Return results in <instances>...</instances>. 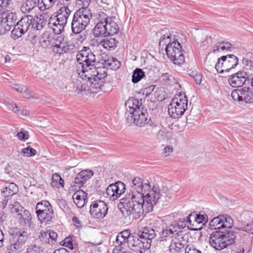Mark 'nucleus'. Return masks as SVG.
Returning <instances> with one entry per match:
<instances>
[{
  "label": "nucleus",
  "instance_id": "de8ad7c7",
  "mask_svg": "<svg viewBox=\"0 0 253 253\" xmlns=\"http://www.w3.org/2000/svg\"><path fill=\"white\" fill-rule=\"evenodd\" d=\"M50 47H52L53 52L54 53L61 54L66 52L65 47H61L59 44L54 43Z\"/></svg>",
  "mask_w": 253,
  "mask_h": 253
},
{
  "label": "nucleus",
  "instance_id": "c756f323",
  "mask_svg": "<svg viewBox=\"0 0 253 253\" xmlns=\"http://www.w3.org/2000/svg\"><path fill=\"white\" fill-rule=\"evenodd\" d=\"M19 223L25 227H29L32 223V216L31 213L28 210H24L23 212L19 214Z\"/></svg>",
  "mask_w": 253,
  "mask_h": 253
},
{
  "label": "nucleus",
  "instance_id": "c03bdc74",
  "mask_svg": "<svg viewBox=\"0 0 253 253\" xmlns=\"http://www.w3.org/2000/svg\"><path fill=\"white\" fill-rule=\"evenodd\" d=\"M76 5L79 9H82L83 11L86 12V8L89 5L90 0H76Z\"/></svg>",
  "mask_w": 253,
  "mask_h": 253
},
{
  "label": "nucleus",
  "instance_id": "37998d69",
  "mask_svg": "<svg viewBox=\"0 0 253 253\" xmlns=\"http://www.w3.org/2000/svg\"><path fill=\"white\" fill-rule=\"evenodd\" d=\"M116 241L118 244V245L116 246V248L119 252L122 251L123 247L122 246L125 245L127 242L125 239L122 237V235L119 234L116 237Z\"/></svg>",
  "mask_w": 253,
  "mask_h": 253
},
{
  "label": "nucleus",
  "instance_id": "a19ab883",
  "mask_svg": "<svg viewBox=\"0 0 253 253\" xmlns=\"http://www.w3.org/2000/svg\"><path fill=\"white\" fill-rule=\"evenodd\" d=\"M4 102L7 107L9 110H11L15 113H18L20 112L19 107L11 100L8 98L4 99Z\"/></svg>",
  "mask_w": 253,
  "mask_h": 253
},
{
  "label": "nucleus",
  "instance_id": "4468645a",
  "mask_svg": "<svg viewBox=\"0 0 253 253\" xmlns=\"http://www.w3.org/2000/svg\"><path fill=\"white\" fill-rule=\"evenodd\" d=\"M108 207L106 203L101 200L94 201L90 206L89 212L94 218L101 219L107 215Z\"/></svg>",
  "mask_w": 253,
  "mask_h": 253
},
{
  "label": "nucleus",
  "instance_id": "412c9836",
  "mask_svg": "<svg viewBox=\"0 0 253 253\" xmlns=\"http://www.w3.org/2000/svg\"><path fill=\"white\" fill-rule=\"evenodd\" d=\"M67 22L57 19V18L51 17L48 23V26L51 29L55 35H59L64 31V28L66 25Z\"/></svg>",
  "mask_w": 253,
  "mask_h": 253
},
{
  "label": "nucleus",
  "instance_id": "1a4fd4ad",
  "mask_svg": "<svg viewBox=\"0 0 253 253\" xmlns=\"http://www.w3.org/2000/svg\"><path fill=\"white\" fill-rule=\"evenodd\" d=\"M90 16L82 9L77 10L74 14L71 23L72 33L77 34L84 31L90 22Z\"/></svg>",
  "mask_w": 253,
  "mask_h": 253
},
{
  "label": "nucleus",
  "instance_id": "a18cd8bd",
  "mask_svg": "<svg viewBox=\"0 0 253 253\" xmlns=\"http://www.w3.org/2000/svg\"><path fill=\"white\" fill-rule=\"evenodd\" d=\"M25 33V32H22V29L16 25L11 32V36L14 39H17L20 38Z\"/></svg>",
  "mask_w": 253,
  "mask_h": 253
},
{
  "label": "nucleus",
  "instance_id": "39448f33",
  "mask_svg": "<svg viewBox=\"0 0 253 253\" xmlns=\"http://www.w3.org/2000/svg\"><path fill=\"white\" fill-rule=\"evenodd\" d=\"M98 22L93 29V35L95 38L107 37L117 35L120 28L114 16H110L103 11L98 13Z\"/></svg>",
  "mask_w": 253,
  "mask_h": 253
},
{
  "label": "nucleus",
  "instance_id": "cd10ccee",
  "mask_svg": "<svg viewBox=\"0 0 253 253\" xmlns=\"http://www.w3.org/2000/svg\"><path fill=\"white\" fill-rule=\"evenodd\" d=\"M54 39L48 32H44L39 39V43L44 48L50 47L54 44Z\"/></svg>",
  "mask_w": 253,
  "mask_h": 253
},
{
  "label": "nucleus",
  "instance_id": "79ce46f5",
  "mask_svg": "<svg viewBox=\"0 0 253 253\" xmlns=\"http://www.w3.org/2000/svg\"><path fill=\"white\" fill-rule=\"evenodd\" d=\"M42 248L38 244L37 240L28 247L27 252L28 253H41L42 252Z\"/></svg>",
  "mask_w": 253,
  "mask_h": 253
},
{
  "label": "nucleus",
  "instance_id": "2eb2a0df",
  "mask_svg": "<svg viewBox=\"0 0 253 253\" xmlns=\"http://www.w3.org/2000/svg\"><path fill=\"white\" fill-rule=\"evenodd\" d=\"M148 113L146 108L138 110L135 113L131 115H127L126 121L128 124L134 123L139 127L144 126L147 120Z\"/></svg>",
  "mask_w": 253,
  "mask_h": 253
},
{
  "label": "nucleus",
  "instance_id": "bf43d9fd",
  "mask_svg": "<svg viewBox=\"0 0 253 253\" xmlns=\"http://www.w3.org/2000/svg\"><path fill=\"white\" fill-rule=\"evenodd\" d=\"M194 216H195V212L194 213H191L187 217L186 219L184 218H183L182 219H184V223L186 225V223H189L190 225L192 226L193 223H192V219L194 220Z\"/></svg>",
  "mask_w": 253,
  "mask_h": 253
},
{
  "label": "nucleus",
  "instance_id": "f8f14e48",
  "mask_svg": "<svg viewBox=\"0 0 253 253\" xmlns=\"http://www.w3.org/2000/svg\"><path fill=\"white\" fill-rule=\"evenodd\" d=\"M185 227L184 219H179L178 221H173L165 227H163V230L160 232L161 241L166 240L174 235H177Z\"/></svg>",
  "mask_w": 253,
  "mask_h": 253
},
{
  "label": "nucleus",
  "instance_id": "7c9ffc66",
  "mask_svg": "<svg viewBox=\"0 0 253 253\" xmlns=\"http://www.w3.org/2000/svg\"><path fill=\"white\" fill-rule=\"evenodd\" d=\"M233 48V45L229 42H218L212 47V51L216 53L220 51H231Z\"/></svg>",
  "mask_w": 253,
  "mask_h": 253
},
{
  "label": "nucleus",
  "instance_id": "338daca9",
  "mask_svg": "<svg viewBox=\"0 0 253 253\" xmlns=\"http://www.w3.org/2000/svg\"><path fill=\"white\" fill-rule=\"evenodd\" d=\"M119 234L122 235V237L124 239H125L127 242H128V238L130 235L129 232H128L127 231H125L120 233Z\"/></svg>",
  "mask_w": 253,
  "mask_h": 253
},
{
  "label": "nucleus",
  "instance_id": "bb28decb",
  "mask_svg": "<svg viewBox=\"0 0 253 253\" xmlns=\"http://www.w3.org/2000/svg\"><path fill=\"white\" fill-rule=\"evenodd\" d=\"M182 239L183 237L179 236L172 239L169 247L171 253H179L184 248L185 244L182 242Z\"/></svg>",
  "mask_w": 253,
  "mask_h": 253
},
{
  "label": "nucleus",
  "instance_id": "9b49d317",
  "mask_svg": "<svg viewBox=\"0 0 253 253\" xmlns=\"http://www.w3.org/2000/svg\"><path fill=\"white\" fill-rule=\"evenodd\" d=\"M238 64V58L233 54H227L222 56L218 59L215 65L217 72L222 74L228 72L234 69Z\"/></svg>",
  "mask_w": 253,
  "mask_h": 253
},
{
  "label": "nucleus",
  "instance_id": "5fc2aeb1",
  "mask_svg": "<svg viewBox=\"0 0 253 253\" xmlns=\"http://www.w3.org/2000/svg\"><path fill=\"white\" fill-rule=\"evenodd\" d=\"M71 4V0H57V7L66 6L69 7Z\"/></svg>",
  "mask_w": 253,
  "mask_h": 253
},
{
  "label": "nucleus",
  "instance_id": "f257e3e1",
  "mask_svg": "<svg viewBox=\"0 0 253 253\" xmlns=\"http://www.w3.org/2000/svg\"><path fill=\"white\" fill-rule=\"evenodd\" d=\"M162 196L159 187L148 181L144 183L139 177H135L129 181L128 189L121 199L119 207L123 206V214L129 219H136L153 211L154 206Z\"/></svg>",
  "mask_w": 253,
  "mask_h": 253
},
{
  "label": "nucleus",
  "instance_id": "e2e57ef3",
  "mask_svg": "<svg viewBox=\"0 0 253 253\" xmlns=\"http://www.w3.org/2000/svg\"><path fill=\"white\" fill-rule=\"evenodd\" d=\"M77 35H79L78 39H79V40L81 42H83L86 39V32L84 31H83L80 33L77 34Z\"/></svg>",
  "mask_w": 253,
  "mask_h": 253
},
{
  "label": "nucleus",
  "instance_id": "ea45409f",
  "mask_svg": "<svg viewBox=\"0 0 253 253\" xmlns=\"http://www.w3.org/2000/svg\"><path fill=\"white\" fill-rule=\"evenodd\" d=\"M144 77L145 73L142 71V70L139 68H136L133 72L132 75V82L134 84H136Z\"/></svg>",
  "mask_w": 253,
  "mask_h": 253
},
{
  "label": "nucleus",
  "instance_id": "774afa93",
  "mask_svg": "<svg viewBox=\"0 0 253 253\" xmlns=\"http://www.w3.org/2000/svg\"><path fill=\"white\" fill-rule=\"evenodd\" d=\"M53 253H69V252L65 248H61L59 249L56 250Z\"/></svg>",
  "mask_w": 253,
  "mask_h": 253
},
{
  "label": "nucleus",
  "instance_id": "8fccbe9b",
  "mask_svg": "<svg viewBox=\"0 0 253 253\" xmlns=\"http://www.w3.org/2000/svg\"><path fill=\"white\" fill-rule=\"evenodd\" d=\"M48 239H49V244L53 245L54 244L57 240V234L52 231H47Z\"/></svg>",
  "mask_w": 253,
  "mask_h": 253
},
{
  "label": "nucleus",
  "instance_id": "c85d7f7f",
  "mask_svg": "<svg viewBox=\"0 0 253 253\" xmlns=\"http://www.w3.org/2000/svg\"><path fill=\"white\" fill-rule=\"evenodd\" d=\"M44 0H24L23 3L21 7V10L23 13H27L34 8L37 5L40 3L44 4Z\"/></svg>",
  "mask_w": 253,
  "mask_h": 253
},
{
  "label": "nucleus",
  "instance_id": "f704fd0d",
  "mask_svg": "<svg viewBox=\"0 0 253 253\" xmlns=\"http://www.w3.org/2000/svg\"><path fill=\"white\" fill-rule=\"evenodd\" d=\"M118 43V41L115 38H110L101 41L99 45L104 48L111 51L116 47Z\"/></svg>",
  "mask_w": 253,
  "mask_h": 253
},
{
  "label": "nucleus",
  "instance_id": "393cba45",
  "mask_svg": "<svg viewBox=\"0 0 253 253\" xmlns=\"http://www.w3.org/2000/svg\"><path fill=\"white\" fill-rule=\"evenodd\" d=\"M87 194L83 190L76 191L73 195L74 203L79 208H82L87 202Z\"/></svg>",
  "mask_w": 253,
  "mask_h": 253
},
{
  "label": "nucleus",
  "instance_id": "6e6d98bb",
  "mask_svg": "<svg viewBox=\"0 0 253 253\" xmlns=\"http://www.w3.org/2000/svg\"><path fill=\"white\" fill-rule=\"evenodd\" d=\"M191 77H192L195 80V82L197 84H200L202 81V75L200 73H192V74L191 75Z\"/></svg>",
  "mask_w": 253,
  "mask_h": 253
},
{
  "label": "nucleus",
  "instance_id": "4be33fe9",
  "mask_svg": "<svg viewBox=\"0 0 253 253\" xmlns=\"http://www.w3.org/2000/svg\"><path fill=\"white\" fill-rule=\"evenodd\" d=\"M93 175L91 170H84L79 172L74 179L75 184L78 187L82 186Z\"/></svg>",
  "mask_w": 253,
  "mask_h": 253
},
{
  "label": "nucleus",
  "instance_id": "aec40b11",
  "mask_svg": "<svg viewBox=\"0 0 253 253\" xmlns=\"http://www.w3.org/2000/svg\"><path fill=\"white\" fill-rule=\"evenodd\" d=\"M125 106L128 114L131 115L135 113L138 110L145 108L142 105L141 100L140 101L135 98H129L125 103Z\"/></svg>",
  "mask_w": 253,
  "mask_h": 253
},
{
  "label": "nucleus",
  "instance_id": "49530a36",
  "mask_svg": "<svg viewBox=\"0 0 253 253\" xmlns=\"http://www.w3.org/2000/svg\"><path fill=\"white\" fill-rule=\"evenodd\" d=\"M21 152L24 156L28 157L34 156L37 154V151L30 146L23 148Z\"/></svg>",
  "mask_w": 253,
  "mask_h": 253
},
{
  "label": "nucleus",
  "instance_id": "13d9d810",
  "mask_svg": "<svg viewBox=\"0 0 253 253\" xmlns=\"http://www.w3.org/2000/svg\"><path fill=\"white\" fill-rule=\"evenodd\" d=\"M185 253H202V252L192 246H188L185 249Z\"/></svg>",
  "mask_w": 253,
  "mask_h": 253
},
{
  "label": "nucleus",
  "instance_id": "0e129e2a",
  "mask_svg": "<svg viewBox=\"0 0 253 253\" xmlns=\"http://www.w3.org/2000/svg\"><path fill=\"white\" fill-rule=\"evenodd\" d=\"M72 221L74 225L77 228H80L82 227L81 221L77 216H74L72 218Z\"/></svg>",
  "mask_w": 253,
  "mask_h": 253
},
{
  "label": "nucleus",
  "instance_id": "20e7f679",
  "mask_svg": "<svg viewBox=\"0 0 253 253\" xmlns=\"http://www.w3.org/2000/svg\"><path fill=\"white\" fill-rule=\"evenodd\" d=\"M161 47L165 46V50L168 58L174 64L181 65L184 62V51L182 49L180 43L170 33L163 35L159 42Z\"/></svg>",
  "mask_w": 253,
  "mask_h": 253
},
{
  "label": "nucleus",
  "instance_id": "b1692460",
  "mask_svg": "<svg viewBox=\"0 0 253 253\" xmlns=\"http://www.w3.org/2000/svg\"><path fill=\"white\" fill-rule=\"evenodd\" d=\"M103 66L99 68H103L105 69V72L107 75V70L110 69L112 70H116L118 69L120 66L121 63L117 59L110 56L107 57V59L104 60L103 62Z\"/></svg>",
  "mask_w": 253,
  "mask_h": 253
},
{
  "label": "nucleus",
  "instance_id": "dca6fc26",
  "mask_svg": "<svg viewBox=\"0 0 253 253\" xmlns=\"http://www.w3.org/2000/svg\"><path fill=\"white\" fill-rule=\"evenodd\" d=\"M237 230L253 234V212L245 211L241 214Z\"/></svg>",
  "mask_w": 253,
  "mask_h": 253
},
{
  "label": "nucleus",
  "instance_id": "7ed1b4c3",
  "mask_svg": "<svg viewBox=\"0 0 253 253\" xmlns=\"http://www.w3.org/2000/svg\"><path fill=\"white\" fill-rule=\"evenodd\" d=\"M77 61L79 63L78 71L82 72V77H90L91 74H96L101 78L106 77L105 69L95 66L96 62L95 56L88 47L84 46L76 55Z\"/></svg>",
  "mask_w": 253,
  "mask_h": 253
},
{
  "label": "nucleus",
  "instance_id": "f03ea898",
  "mask_svg": "<svg viewBox=\"0 0 253 253\" xmlns=\"http://www.w3.org/2000/svg\"><path fill=\"white\" fill-rule=\"evenodd\" d=\"M233 225V219L228 215H219L209 223V229L215 230L210 237V243L217 250H221L234 243L236 232L230 229Z\"/></svg>",
  "mask_w": 253,
  "mask_h": 253
},
{
  "label": "nucleus",
  "instance_id": "09e8293b",
  "mask_svg": "<svg viewBox=\"0 0 253 253\" xmlns=\"http://www.w3.org/2000/svg\"><path fill=\"white\" fill-rule=\"evenodd\" d=\"M16 136L20 140L23 141L27 140L29 137L28 132L23 129H21V130L17 133Z\"/></svg>",
  "mask_w": 253,
  "mask_h": 253
},
{
  "label": "nucleus",
  "instance_id": "423d86ee",
  "mask_svg": "<svg viewBox=\"0 0 253 253\" xmlns=\"http://www.w3.org/2000/svg\"><path fill=\"white\" fill-rule=\"evenodd\" d=\"M139 238H134L131 243V250L140 253H150L152 240L156 236L155 230L150 227H145L139 230Z\"/></svg>",
  "mask_w": 253,
  "mask_h": 253
},
{
  "label": "nucleus",
  "instance_id": "a211bd4d",
  "mask_svg": "<svg viewBox=\"0 0 253 253\" xmlns=\"http://www.w3.org/2000/svg\"><path fill=\"white\" fill-rule=\"evenodd\" d=\"M91 74L90 77H84L85 79H87L89 84V93H94L97 92L103 85L104 80L106 77L101 78V76L96 74Z\"/></svg>",
  "mask_w": 253,
  "mask_h": 253
},
{
  "label": "nucleus",
  "instance_id": "72a5a7b5",
  "mask_svg": "<svg viewBox=\"0 0 253 253\" xmlns=\"http://www.w3.org/2000/svg\"><path fill=\"white\" fill-rule=\"evenodd\" d=\"M18 191V186L14 183L8 184L1 191V194L5 197H9L16 194Z\"/></svg>",
  "mask_w": 253,
  "mask_h": 253
},
{
  "label": "nucleus",
  "instance_id": "2f4dec72",
  "mask_svg": "<svg viewBox=\"0 0 253 253\" xmlns=\"http://www.w3.org/2000/svg\"><path fill=\"white\" fill-rule=\"evenodd\" d=\"M208 221V217L207 214H195L194 216V220H193V223L192 226L189 227L190 230L193 231H196L201 229V227L197 228L194 227L196 226V224L202 223L203 225L206 223Z\"/></svg>",
  "mask_w": 253,
  "mask_h": 253
},
{
  "label": "nucleus",
  "instance_id": "680f3d73",
  "mask_svg": "<svg viewBox=\"0 0 253 253\" xmlns=\"http://www.w3.org/2000/svg\"><path fill=\"white\" fill-rule=\"evenodd\" d=\"M173 147L171 146H166L163 149V153L167 156L170 155L172 152Z\"/></svg>",
  "mask_w": 253,
  "mask_h": 253
},
{
  "label": "nucleus",
  "instance_id": "0eeeda50",
  "mask_svg": "<svg viewBox=\"0 0 253 253\" xmlns=\"http://www.w3.org/2000/svg\"><path fill=\"white\" fill-rule=\"evenodd\" d=\"M28 237L29 233L24 230L18 228L11 230L6 253H19L24 248Z\"/></svg>",
  "mask_w": 253,
  "mask_h": 253
},
{
  "label": "nucleus",
  "instance_id": "9d476101",
  "mask_svg": "<svg viewBox=\"0 0 253 253\" xmlns=\"http://www.w3.org/2000/svg\"><path fill=\"white\" fill-rule=\"evenodd\" d=\"M36 213L41 222L50 221L54 215L52 205L46 200L38 202L36 206Z\"/></svg>",
  "mask_w": 253,
  "mask_h": 253
},
{
  "label": "nucleus",
  "instance_id": "f3484780",
  "mask_svg": "<svg viewBox=\"0 0 253 253\" xmlns=\"http://www.w3.org/2000/svg\"><path fill=\"white\" fill-rule=\"evenodd\" d=\"M126 186L124 183L117 181L108 186L106 190V194L110 200L115 201L125 192Z\"/></svg>",
  "mask_w": 253,
  "mask_h": 253
},
{
  "label": "nucleus",
  "instance_id": "5701e85b",
  "mask_svg": "<svg viewBox=\"0 0 253 253\" xmlns=\"http://www.w3.org/2000/svg\"><path fill=\"white\" fill-rule=\"evenodd\" d=\"M33 16L31 15H27L22 17L19 20L16 25L22 29V32H27L29 29L32 30Z\"/></svg>",
  "mask_w": 253,
  "mask_h": 253
},
{
  "label": "nucleus",
  "instance_id": "a878e982",
  "mask_svg": "<svg viewBox=\"0 0 253 253\" xmlns=\"http://www.w3.org/2000/svg\"><path fill=\"white\" fill-rule=\"evenodd\" d=\"M81 76L82 81L78 80L76 83V90L78 93H82V94H88L89 93V84L88 81L85 82L86 80L85 77L82 76V72H80L78 73Z\"/></svg>",
  "mask_w": 253,
  "mask_h": 253
},
{
  "label": "nucleus",
  "instance_id": "603ef678",
  "mask_svg": "<svg viewBox=\"0 0 253 253\" xmlns=\"http://www.w3.org/2000/svg\"><path fill=\"white\" fill-rule=\"evenodd\" d=\"M12 89L20 92H25L27 90L26 86L20 84H14Z\"/></svg>",
  "mask_w": 253,
  "mask_h": 253
},
{
  "label": "nucleus",
  "instance_id": "3c124183",
  "mask_svg": "<svg viewBox=\"0 0 253 253\" xmlns=\"http://www.w3.org/2000/svg\"><path fill=\"white\" fill-rule=\"evenodd\" d=\"M11 30L9 26H8L6 23L3 22L2 18L0 20V36L4 35L7 32Z\"/></svg>",
  "mask_w": 253,
  "mask_h": 253
},
{
  "label": "nucleus",
  "instance_id": "69168bd1",
  "mask_svg": "<svg viewBox=\"0 0 253 253\" xmlns=\"http://www.w3.org/2000/svg\"><path fill=\"white\" fill-rule=\"evenodd\" d=\"M25 97L28 99L37 98L38 97L35 96V94L31 91L25 92Z\"/></svg>",
  "mask_w": 253,
  "mask_h": 253
},
{
  "label": "nucleus",
  "instance_id": "473e14b6",
  "mask_svg": "<svg viewBox=\"0 0 253 253\" xmlns=\"http://www.w3.org/2000/svg\"><path fill=\"white\" fill-rule=\"evenodd\" d=\"M58 10L56 12V15L54 16L55 18L67 22L68 18L71 14V11L69 7L66 6L58 7Z\"/></svg>",
  "mask_w": 253,
  "mask_h": 253
},
{
  "label": "nucleus",
  "instance_id": "c9c22d12",
  "mask_svg": "<svg viewBox=\"0 0 253 253\" xmlns=\"http://www.w3.org/2000/svg\"><path fill=\"white\" fill-rule=\"evenodd\" d=\"M1 17L2 18L3 22L6 23L10 28L15 25L17 18L16 13L13 12H10L7 14H4Z\"/></svg>",
  "mask_w": 253,
  "mask_h": 253
},
{
  "label": "nucleus",
  "instance_id": "58836bf2",
  "mask_svg": "<svg viewBox=\"0 0 253 253\" xmlns=\"http://www.w3.org/2000/svg\"><path fill=\"white\" fill-rule=\"evenodd\" d=\"M51 185L57 188L64 187V180L59 174L55 173L52 175Z\"/></svg>",
  "mask_w": 253,
  "mask_h": 253
},
{
  "label": "nucleus",
  "instance_id": "4c0bfd02",
  "mask_svg": "<svg viewBox=\"0 0 253 253\" xmlns=\"http://www.w3.org/2000/svg\"><path fill=\"white\" fill-rule=\"evenodd\" d=\"M244 72L247 73V76H250L253 74V62L248 58H244L242 60Z\"/></svg>",
  "mask_w": 253,
  "mask_h": 253
},
{
  "label": "nucleus",
  "instance_id": "4d7b16f0",
  "mask_svg": "<svg viewBox=\"0 0 253 253\" xmlns=\"http://www.w3.org/2000/svg\"><path fill=\"white\" fill-rule=\"evenodd\" d=\"M47 237V232H44L41 233V235L39 236V239L43 243L49 244V239Z\"/></svg>",
  "mask_w": 253,
  "mask_h": 253
},
{
  "label": "nucleus",
  "instance_id": "052dcab7",
  "mask_svg": "<svg viewBox=\"0 0 253 253\" xmlns=\"http://www.w3.org/2000/svg\"><path fill=\"white\" fill-rule=\"evenodd\" d=\"M56 203L60 208L62 210L66 209L67 207V202L64 200L58 199L57 200Z\"/></svg>",
  "mask_w": 253,
  "mask_h": 253
},
{
  "label": "nucleus",
  "instance_id": "864d4df0",
  "mask_svg": "<svg viewBox=\"0 0 253 253\" xmlns=\"http://www.w3.org/2000/svg\"><path fill=\"white\" fill-rule=\"evenodd\" d=\"M62 246L68 247L70 249H73V241L71 238L69 237H66L62 241Z\"/></svg>",
  "mask_w": 253,
  "mask_h": 253
},
{
  "label": "nucleus",
  "instance_id": "6e6552de",
  "mask_svg": "<svg viewBox=\"0 0 253 253\" xmlns=\"http://www.w3.org/2000/svg\"><path fill=\"white\" fill-rule=\"evenodd\" d=\"M188 99L184 93L175 95L168 107V113L173 119L180 118L187 108Z\"/></svg>",
  "mask_w": 253,
  "mask_h": 253
},
{
  "label": "nucleus",
  "instance_id": "e433bc0d",
  "mask_svg": "<svg viewBox=\"0 0 253 253\" xmlns=\"http://www.w3.org/2000/svg\"><path fill=\"white\" fill-rule=\"evenodd\" d=\"M32 30L33 31L40 30L46 25V21L44 18H41L37 16H33Z\"/></svg>",
  "mask_w": 253,
  "mask_h": 253
},
{
  "label": "nucleus",
  "instance_id": "6ab92c4d",
  "mask_svg": "<svg viewBox=\"0 0 253 253\" xmlns=\"http://www.w3.org/2000/svg\"><path fill=\"white\" fill-rule=\"evenodd\" d=\"M249 78L246 73L239 71L232 75L228 80L229 84L233 87H239L243 86Z\"/></svg>",
  "mask_w": 253,
  "mask_h": 253
},
{
  "label": "nucleus",
  "instance_id": "ddd939ff",
  "mask_svg": "<svg viewBox=\"0 0 253 253\" xmlns=\"http://www.w3.org/2000/svg\"><path fill=\"white\" fill-rule=\"evenodd\" d=\"M231 97L236 101L252 103L253 102V89L245 86L234 89L232 91Z\"/></svg>",
  "mask_w": 253,
  "mask_h": 253
}]
</instances>
